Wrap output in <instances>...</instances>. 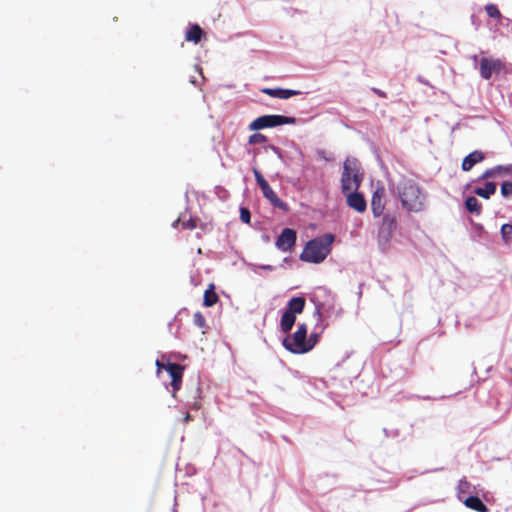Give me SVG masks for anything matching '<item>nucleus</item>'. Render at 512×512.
I'll return each mask as SVG.
<instances>
[{"label":"nucleus","mask_w":512,"mask_h":512,"mask_svg":"<svg viewBox=\"0 0 512 512\" xmlns=\"http://www.w3.org/2000/svg\"><path fill=\"white\" fill-rule=\"evenodd\" d=\"M466 209L473 214L479 215L482 211V205L474 196H469L465 200Z\"/></svg>","instance_id":"nucleus-21"},{"label":"nucleus","mask_w":512,"mask_h":512,"mask_svg":"<svg viewBox=\"0 0 512 512\" xmlns=\"http://www.w3.org/2000/svg\"><path fill=\"white\" fill-rule=\"evenodd\" d=\"M262 92L271 97L279 99H288L292 96L300 94V91L282 88H264L262 89Z\"/></svg>","instance_id":"nucleus-13"},{"label":"nucleus","mask_w":512,"mask_h":512,"mask_svg":"<svg viewBox=\"0 0 512 512\" xmlns=\"http://www.w3.org/2000/svg\"><path fill=\"white\" fill-rule=\"evenodd\" d=\"M497 168H500L498 175H512V164L507 166H496Z\"/></svg>","instance_id":"nucleus-31"},{"label":"nucleus","mask_w":512,"mask_h":512,"mask_svg":"<svg viewBox=\"0 0 512 512\" xmlns=\"http://www.w3.org/2000/svg\"><path fill=\"white\" fill-rule=\"evenodd\" d=\"M464 505L474 511L477 512H489L488 507L483 503V501L477 496H469L466 497L463 501Z\"/></svg>","instance_id":"nucleus-15"},{"label":"nucleus","mask_w":512,"mask_h":512,"mask_svg":"<svg viewBox=\"0 0 512 512\" xmlns=\"http://www.w3.org/2000/svg\"><path fill=\"white\" fill-rule=\"evenodd\" d=\"M305 303L304 297H293L287 304V311L296 316V314L303 312Z\"/></svg>","instance_id":"nucleus-16"},{"label":"nucleus","mask_w":512,"mask_h":512,"mask_svg":"<svg viewBox=\"0 0 512 512\" xmlns=\"http://www.w3.org/2000/svg\"><path fill=\"white\" fill-rule=\"evenodd\" d=\"M383 226H385L388 231L391 233L396 229V219L395 217L391 215H384L383 216Z\"/></svg>","instance_id":"nucleus-24"},{"label":"nucleus","mask_w":512,"mask_h":512,"mask_svg":"<svg viewBox=\"0 0 512 512\" xmlns=\"http://www.w3.org/2000/svg\"><path fill=\"white\" fill-rule=\"evenodd\" d=\"M501 236L505 243H508L512 236V224L506 223L501 227Z\"/></svg>","instance_id":"nucleus-26"},{"label":"nucleus","mask_w":512,"mask_h":512,"mask_svg":"<svg viewBox=\"0 0 512 512\" xmlns=\"http://www.w3.org/2000/svg\"><path fill=\"white\" fill-rule=\"evenodd\" d=\"M267 140L268 138L264 134L257 132L249 136L248 143L250 145L262 144L267 142Z\"/></svg>","instance_id":"nucleus-23"},{"label":"nucleus","mask_w":512,"mask_h":512,"mask_svg":"<svg viewBox=\"0 0 512 512\" xmlns=\"http://www.w3.org/2000/svg\"><path fill=\"white\" fill-rule=\"evenodd\" d=\"M185 367L178 363L167 362L165 371L171 377L172 396L175 398L176 393L180 390Z\"/></svg>","instance_id":"nucleus-8"},{"label":"nucleus","mask_w":512,"mask_h":512,"mask_svg":"<svg viewBox=\"0 0 512 512\" xmlns=\"http://www.w3.org/2000/svg\"><path fill=\"white\" fill-rule=\"evenodd\" d=\"M499 170H501L500 168H497V167H493V168H490V169H487L481 176H480V179L483 180V179H488V178H492V177H495V176H498V172Z\"/></svg>","instance_id":"nucleus-27"},{"label":"nucleus","mask_w":512,"mask_h":512,"mask_svg":"<svg viewBox=\"0 0 512 512\" xmlns=\"http://www.w3.org/2000/svg\"><path fill=\"white\" fill-rule=\"evenodd\" d=\"M398 194L404 209L412 212H419L423 209L424 197L415 181H403L398 187Z\"/></svg>","instance_id":"nucleus-2"},{"label":"nucleus","mask_w":512,"mask_h":512,"mask_svg":"<svg viewBox=\"0 0 512 512\" xmlns=\"http://www.w3.org/2000/svg\"><path fill=\"white\" fill-rule=\"evenodd\" d=\"M219 300V297L217 293L215 292V286L214 284H210L209 288L205 290L204 292V299L203 304L206 307H212L215 305Z\"/></svg>","instance_id":"nucleus-18"},{"label":"nucleus","mask_w":512,"mask_h":512,"mask_svg":"<svg viewBox=\"0 0 512 512\" xmlns=\"http://www.w3.org/2000/svg\"><path fill=\"white\" fill-rule=\"evenodd\" d=\"M472 491L473 486L466 478L459 480L457 485V497L460 501H463L466 498L465 495L471 493Z\"/></svg>","instance_id":"nucleus-20"},{"label":"nucleus","mask_w":512,"mask_h":512,"mask_svg":"<svg viewBox=\"0 0 512 512\" xmlns=\"http://www.w3.org/2000/svg\"><path fill=\"white\" fill-rule=\"evenodd\" d=\"M372 92L374 94H376L378 97L380 98H387V94L386 92L380 90V89H377V88H372Z\"/></svg>","instance_id":"nucleus-33"},{"label":"nucleus","mask_w":512,"mask_h":512,"mask_svg":"<svg viewBox=\"0 0 512 512\" xmlns=\"http://www.w3.org/2000/svg\"><path fill=\"white\" fill-rule=\"evenodd\" d=\"M334 235L327 233L306 243L300 259L309 263H320L325 260L331 251Z\"/></svg>","instance_id":"nucleus-1"},{"label":"nucleus","mask_w":512,"mask_h":512,"mask_svg":"<svg viewBox=\"0 0 512 512\" xmlns=\"http://www.w3.org/2000/svg\"><path fill=\"white\" fill-rule=\"evenodd\" d=\"M296 237V232L293 229L285 228L278 236L275 245L279 250L288 252L294 247Z\"/></svg>","instance_id":"nucleus-10"},{"label":"nucleus","mask_w":512,"mask_h":512,"mask_svg":"<svg viewBox=\"0 0 512 512\" xmlns=\"http://www.w3.org/2000/svg\"><path fill=\"white\" fill-rule=\"evenodd\" d=\"M240 219L242 222L249 224L251 220L250 211L247 208L242 207L240 209Z\"/></svg>","instance_id":"nucleus-30"},{"label":"nucleus","mask_w":512,"mask_h":512,"mask_svg":"<svg viewBox=\"0 0 512 512\" xmlns=\"http://www.w3.org/2000/svg\"><path fill=\"white\" fill-rule=\"evenodd\" d=\"M386 189L383 185L377 186L371 197V210L374 217H380L386 206Z\"/></svg>","instance_id":"nucleus-9"},{"label":"nucleus","mask_w":512,"mask_h":512,"mask_svg":"<svg viewBox=\"0 0 512 512\" xmlns=\"http://www.w3.org/2000/svg\"><path fill=\"white\" fill-rule=\"evenodd\" d=\"M204 36L205 33L198 24H189L185 33V40L197 44Z\"/></svg>","instance_id":"nucleus-14"},{"label":"nucleus","mask_w":512,"mask_h":512,"mask_svg":"<svg viewBox=\"0 0 512 512\" xmlns=\"http://www.w3.org/2000/svg\"><path fill=\"white\" fill-rule=\"evenodd\" d=\"M253 173L257 184L259 185L263 196L274 206L283 210H287V204L284 203L270 187L268 182L265 180L263 175L256 168L253 169Z\"/></svg>","instance_id":"nucleus-7"},{"label":"nucleus","mask_w":512,"mask_h":512,"mask_svg":"<svg viewBox=\"0 0 512 512\" xmlns=\"http://www.w3.org/2000/svg\"><path fill=\"white\" fill-rule=\"evenodd\" d=\"M505 63L500 59L483 57L479 62V73L482 78L488 80L493 74L506 73Z\"/></svg>","instance_id":"nucleus-6"},{"label":"nucleus","mask_w":512,"mask_h":512,"mask_svg":"<svg viewBox=\"0 0 512 512\" xmlns=\"http://www.w3.org/2000/svg\"><path fill=\"white\" fill-rule=\"evenodd\" d=\"M190 418H191L190 414H189V413H187V414H186V416H185V419H184V420H185V421H189V420H190Z\"/></svg>","instance_id":"nucleus-35"},{"label":"nucleus","mask_w":512,"mask_h":512,"mask_svg":"<svg viewBox=\"0 0 512 512\" xmlns=\"http://www.w3.org/2000/svg\"><path fill=\"white\" fill-rule=\"evenodd\" d=\"M283 346L294 354H304L311 350V345H307V326L302 323L291 336L283 340Z\"/></svg>","instance_id":"nucleus-4"},{"label":"nucleus","mask_w":512,"mask_h":512,"mask_svg":"<svg viewBox=\"0 0 512 512\" xmlns=\"http://www.w3.org/2000/svg\"><path fill=\"white\" fill-rule=\"evenodd\" d=\"M363 181V174L359 171L356 161L346 160L341 175V190L343 194L358 190Z\"/></svg>","instance_id":"nucleus-3"},{"label":"nucleus","mask_w":512,"mask_h":512,"mask_svg":"<svg viewBox=\"0 0 512 512\" xmlns=\"http://www.w3.org/2000/svg\"><path fill=\"white\" fill-rule=\"evenodd\" d=\"M178 222H181V225L184 229L193 230L197 227L199 219L196 217H190L188 220L179 218Z\"/></svg>","instance_id":"nucleus-22"},{"label":"nucleus","mask_w":512,"mask_h":512,"mask_svg":"<svg viewBox=\"0 0 512 512\" xmlns=\"http://www.w3.org/2000/svg\"><path fill=\"white\" fill-rule=\"evenodd\" d=\"M485 159V154L482 151L475 150L468 154L462 161L461 168L463 171H470L476 164Z\"/></svg>","instance_id":"nucleus-12"},{"label":"nucleus","mask_w":512,"mask_h":512,"mask_svg":"<svg viewBox=\"0 0 512 512\" xmlns=\"http://www.w3.org/2000/svg\"><path fill=\"white\" fill-rule=\"evenodd\" d=\"M295 321H296V316L286 310L283 313L281 320H280L281 330L284 333H288L292 329L293 325L295 324Z\"/></svg>","instance_id":"nucleus-19"},{"label":"nucleus","mask_w":512,"mask_h":512,"mask_svg":"<svg viewBox=\"0 0 512 512\" xmlns=\"http://www.w3.org/2000/svg\"><path fill=\"white\" fill-rule=\"evenodd\" d=\"M501 194L504 197H508L512 195V182H503L501 185Z\"/></svg>","instance_id":"nucleus-29"},{"label":"nucleus","mask_w":512,"mask_h":512,"mask_svg":"<svg viewBox=\"0 0 512 512\" xmlns=\"http://www.w3.org/2000/svg\"><path fill=\"white\" fill-rule=\"evenodd\" d=\"M193 321L194 324L199 328H203L206 325L205 317L200 312L194 314Z\"/></svg>","instance_id":"nucleus-28"},{"label":"nucleus","mask_w":512,"mask_h":512,"mask_svg":"<svg viewBox=\"0 0 512 512\" xmlns=\"http://www.w3.org/2000/svg\"><path fill=\"white\" fill-rule=\"evenodd\" d=\"M156 367H157V372L159 373L161 370H165L166 363H164L160 360H156Z\"/></svg>","instance_id":"nucleus-34"},{"label":"nucleus","mask_w":512,"mask_h":512,"mask_svg":"<svg viewBox=\"0 0 512 512\" xmlns=\"http://www.w3.org/2000/svg\"><path fill=\"white\" fill-rule=\"evenodd\" d=\"M318 342V334L311 333L310 336L307 338V345H311V350L314 348V346Z\"/></svg>","instance_id":"nucleus-32"},{"label":"nucleus","mask_w":512,"mask_h":512,"mask_svg":"<svg viewBox=\"0 0 512 512\" xmlns=\"http://www.w3.org/2000/svg\"><path fill=\"white\" fill-rule=\"evenodd\" d=\"M296 118L283 115H263L253 120L248 129L250 131H259L266 128H273L285 124H295Z\"/></svg>","instance_id":"nucleus-5"},{"label":"nucleus","mask_w":512,"mask_h":512,"mask_svg":"<svg viewBox=\"0 0 512 512\" xmlns=\"http://www.w3.org/2000/svg\"><path fill=\"white\" fill-rule=\"evenodd\" d=\"M485 11L491 18L499 19L501 17V13L495 4H487L485 6Z\"/></svg>","instance_id":"nucleus-25"},{"label":"nucleus","mask_w":512,"mask_h":512,"mask_svg":"<svg viewBox=\"0 0 512 512\" xmlns=\"http://www.w3.org/2000/svg\"><path fill=\"white\" fill-rule=\"evenodd\" d=\"M347 205L358 213H363L367 209V202L362 193L355 191L344 194Z\"/></svg>","instance_id":"nucleus-11"},{"label":"nucleus","mask_w":512,"mask_h":512,"mask_svg":"<svg viewBox=\"0 0 512 512\" xmlns=\"http://www.w3.org/2000/svg\"><path fill=\"white\" fill-rule=\"evenodd\" d=\"M497 189V186L494 182H486L485 186L477 187L474 190V193L478 195L479 197H482L484 199H489L491 195L495 194Z\"/></svg>","instance_id":"nucleus-17"}]
</instances>
